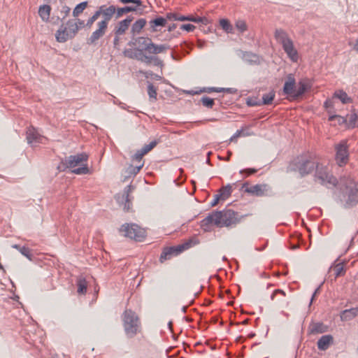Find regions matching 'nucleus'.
Wrapping results in <instances>:
<instances>
[{"mask_svg":"<svg viewBox=\"0 0 358 358\" xmlns=\"http://www.w3.org/2000/svg\"><path fill=\"white\" fill-rule=\"evenodd\" d=\"M96 13L99 14V17L101 15L103 20L99 22H103L108 26L109 21L112 19L113 16L116 15V8L115 6L111 5L107 7L106 5H102L98 8L96 10Z\"/></svg>","mask_w":358,"mask_h":358,"instance_id":"obj_12","label":"nucleus"},{"mask_svg":"<svg viewBox=\"0 0 358 358\" xmlns=\"http://www.w3.org/2000/svg\"><path fill=\"white\" fill-rule=\"evenodd\" d=\"M293 164L301 176L310 173L317 165L313 161L306 159L303 156L297 157L293 162Z\"/></svg>","mask_w":358,"mask_h":358,"instance_id":"obj_9","label":"nucleus"},{"mask_svg":"<svg viewBox=\"0 0 358 358\" xmlns=\"http://www.w3.org/2000/svg\"><path fill=\"white\" fill-rule=\"evenodd\" d=\"M328 330V327L322 322L313 323L310 326V331L313 334H322Z\"/></svg>","mask_w":358,"mask_h":358,"instance_id":"obj_22","label":"nucleus"},{"mask_svg":"<svg viewBox=\"0 0 358 358\" xmlns=\"http://www.w3.org/2000/svg\"><path fill=\"white\" fill-rule=\"evenodd\" d=\"M336 119H338L339 124L344 123L347 121V120L345 117H343L341 115H329V121H333Z\"/></svg>","mask_w":358,"mask_h":358,"instance_id":"obj_52","label":"nucleus"},{"mask_svg":"<svg viewBox=\"0 0 358 358\" xmlns=\"http://www.w3.org/2000/svg\"><path fill=\"white\" fill-rule=\"evenodd\" d=\"M99 18V14L95 11L94 13L87 20L85 27L90 28L94 22Z\"/></svg>","mask_w":358,"mask_h":358,"instance_id":"obj_47","label":"nucleus"},{"mask_svg":"<svg viewBox=\"0 0 358 358\" xmlns=\"http://www.w3.org/2000/svg\"><path fill=\"white\" fill-rule=\"evenodd\" d=\"M247 103H248V106H261L262 105L261 101H257V100L253 99H249L247 101Z\"/></svg>","mask_w":358,"mask_h":358,"instance_id":"obj_58","label":"nucleus"},{"mask_svg":"<svg viewBox=\"0 0 358 358\" xmlns=\"http://www.w3.org/2000/svg\"><path fill=\"white\" fill-rule=\"evenodd\" d=\"M189 21L194 22H201L202 24H206L208 22V20L206 17H193L192 15H189Z\"/></svg>","mask_w":358,"mask_h":358,"instance_id":"obj_48","label":"nucleus"},{"mask_svg":"<svg viewBox=\"0 0 358 358\" xmlns=\"http://www.w3.org/2000/svg\"><path fill=\"white\" fill-rule=\"evenodd\" d=\"M176 20L179 21H189V16L180 15L177 14Z\"/></svg>","mask_w":358,"mask_h":358,"instance_id":"obj_64","label":"nucleus"},{"mask_svg":"<svg viewBox=\"0 0 358 358\" xmlns=\"http://www.w3.org/2000/svg\"><path fill=\"white\" fill-rule=\"evenodd\" d=\"M76 22V24L78 27V30L80 29L85 27V21L83 20H80V18L76 17V19H73Z\"/></svg>","mask_w":358,"mask_h":358,"instance_id":"obj_57","label":"nucleus"},{"mask_svg":"<svg viewBox=\"0 0 358 358\" xmlns=\"http://www.w3.org/2000/svg\"><path fill=\"white\" fill-rule=\"evenodd\" d=\"M277 294H280L282 296H285V295H286L285 292L283 290H282V289H275L273 292V293L272 294L271 296V300H274V298H275V296Z\"/></svg>","mask_w":358,"mask_h":358,"instance_id":"obj_61","label":"nucleus"},{"mask_svg":"<svg viewBox=\"0 0 358 358\" xmlns=\"http://www.w3.org/2000/svg\"><path fill=\"white\" fill-rule=\"evenodd\" d=\"M88 156L87 154L83 152L76 155H71L65 157L63 160V163L66 165V168H74L79 164L86 162Z\"/></svg>","mask_w":358,"mask_h":358,"instance_id":"obj_15","label":"nucleus"},{"mask_svg":"<svg viewBox=\"0 0 358 358\" xmlns=\"http://www.w3.org/2000/svg\"><path fill=\"white\" fill-rule=\"evenodd\" d=\"M143 164V163H141L140 164L136 166L130 165L127 168V172L129 173V176H136L142 169Z\"/></svg>","mask_w":358,"mask_h":358,"instance_id":"obj_35","label":"nucleus"},{"mask_svg":"<svg viewBox=\"0 0 358 358\" xmlns=\"http://www.w3.org/2000/svg\"><path fill=\"white\" fill-rule=\"evenodd\" d=\"M342 195L340 201L345 208H352L358 204V189L355 182L350 178L341 180Z\"/></svg>","mask_w":358,"mask_h":358,"instance_id":"obj_2","label":"nucleus"},{"mask_svg":"<svg viewBox=\"0 0 358 358\" xmlns=\"http://www.w3.org/2000/svg\"><path fill=\"white\" fill-rule=\"evenodd\" d=\"M274 37L282 45L288 57L292 62H297L299 59L297 50L294 48L293 41L288 36L287 33L282 29H277L275 31Z\"/></svg>","mask_w":358,"mask_h":358,"instance_id":"obj_4","label":"nucleus"},{"mask_svg":"<svg viewBox=\"0 0 358 358\" xmlns=\"http://www.w3.org/2000/svg\"><path fill=\"white\" fill-rule=\"evenodd\" d=\"M176 17H177V13H166V17H164L165 19H166V22L168 20H176Z\"/></svg>","mask_w":358,"mask_h":358,"instance_id":"obj_59","label":"nucleus"},{"mask_svg":"<svg viewBox=\"0 0 358 358\" xmlns=\"http://www.w3.org/2000/svg\"><path fill=\"white\" fill-rule=\"evenodd\" d=\"M116 18H120L122 17L124 13H127L129 12H134L137 10V6H124L123 8H118L116 9Z\"/></svg>","mask_w":358,"mask_h":358,"instance_id":"obj_29","label":"nucleus"},{"mask_svg":"<svg viewBox=\"0 0 358 358\" xmlns=\"http://www.w3.org/2000/svg\"><path fill=\"white\" fill-rule=\"evenodd\" d=\"M146 24V20L143 18L136 20L131 27V32L133 35L139 34L144 26Z\"/></svg>","mask_w":358,"mask_h":358,"instance_id":"obj_25","label":"nucleus"},{"mask_svg":"<svg viewBox=\"0 0 358 358\" xmlns=\"http://www.w3.org/2000/svg\"><path fill=\"white\" fill-rule=\"evenodd\" d=\"M192 245V240H189L185 243L177 246L165 248L161 253L159 261L163 263L172 257L179 255L182 251L189 249Z\"/></svg>","mask_w":358,"mask_h":358,"instance_id":"obj_8","label":"nucleus"},{"mask_svg":"<svg viewBox=\"0 0 358 358\" xmlns=\"http://www.w3.org/2000/svg\"><path fill=\"white\" fill-rule=\"evenodd\" d=\"M77 292L79 294H85L87 292V282L85 278L80 276L77 279Z\"/></svg>","mask_w":358,"mask_h":358,"instance_id":"obj_27","label":"nucleus"},{"mask_svg":"<svg viewBox=\"0 0 358 358\" xmlns=\"http://www.w3.org/2000/svg\"><path fill=\"white\" fill-rule=\"evenodd\" d=\"M150 29L155 31L157 27H164L166 24V19L162 17H157L149 22Z\"/></svg>","mask_w":358,"mask_h":358,"instance_id":"obj_26","label":"nucleus"},{"mask_svg":"<svg viewBox=\"0 0 358 358\" xmlns=\"http://www.w3.org/2000/svg\"><path fill=\"white\" fill-rule=\"evenodd\" d=\"M26 138L28 144L34 146L37 143H42V140L45 137L40 134L35 127L29 126L26 131Z\"/></svg>","mask_w":358,"mask_h":358,"instance_id":"obj_13","label":"nucleus"},{"mask_svg":"<svg viewBox=\"0 0 358 358\" xmlns=\"http://www.w3.org/2000/svg\"><path fill=\"white\" fill-rule=\"evenodd\" d=\"M122 3H133L136 4L137 6H140L142 5V2L141 0H120Z\"/></svg>","mask_w":358,"mask_h":358,"instance_id":"obj_60","label":"nucleus"},{"mask_svg":"<svg viewBox=\"0 0 358 358\" xmlns=\"http://www.w3.org/2000/svg\"><path fill=\"white\" fill-rule=\"evenodd\" d=\"M122 325L127 338H132L142 331L138 315L132 310L127 309L122 315Z\"/></svg>","mask_w":358,"mask_h":358,"instance_id":"obj_3","label":"nucleus"},{"mask_svg":"<svg viewBox=\"0 0 358 358\" xmlns=\"http://www.w3.org/2000/svg\"><path fill=\"white\" fill-rule=\"evenodd\" d=\"M87 1H83L78 3L73 10L72 15L74 17H78L87 7Z\"/></svg>","mask_w":358,"mask_h":358,"instance_id":"obj_31","label":"nucleus"},{"mask_svg":"<svg viewBox=\"0 0 358 358\" xmlns=\"http://www.w3.org/2000/svg\"><path fill=\"white\" fill-rule=\"evenodd\" d=\"M159 141H153L150 142L149 144L145 145L141 150L143 152V154L146 155L151 150H152L157 144Z\"/></svg>","mask_w":358,"mask_h":358,"instance_id":"obj_41","label":"nucleus"},{"mask_svg":"<svg viewBox=\"0 0 358 358\" xmlns=\"http://www.w3.org/2000/svg\"><path fill=\"white\" fill-rule=\"evenodd\" d=\"M123 55L130 59H136L138 60L139 52L136 53L133 49H125L123 51Z\"/></svg>","mask_w":358,"mask_h":358,"instance_id":"obj_40","label":"nucleus"},{"mask_svg":"<svg viewBox=\"0 0 358 358\" xmlns=\"http://www.w3.org/2000/svg\"><path fill=\"white\" fill-rule=\"evenodd\" d=\"M134 187L133 186L128 185L124 188V192L121 196L117 195L115 196L117 201L119 203H124V210L125 211H129L131 209V198L130 197V194L134 190Z\"/></svg>","mask_w":358,"mask_h":358,"instance_id":"obj_14","label":"nucleus"},{"mask_svg":"<svg viewBox=\"0 0 358 358\" xmlns=\"http://www.w3.org/2000/svg\"><path fill=\"white\" fill-rule=\"evenodd\" d=\"M334 97L339 99L343 103H347L352 101L347 93L343 90L336 91L334 94Z\"/></svg>","mask_w":358,"mask_h":358,"instance_id":"obj_32","label":"nucleus"},{"mask_svg":"<svg viewBox=\"0 0 358 358\" xmlns=\"http://www.w3.org/2000/svg\"><path fill=\"white\" fill-rule=\"evenodd\" d=\"M180 29L187 31H192L195 27L192 24H185L180 26Z\"/></svg>","mask_w":358,"mask_h":358,"instance_id":"obj_56","label":"nucleus"},{"mask_svg":"<svg viewBox=\"0 0 358 358\" xmlns=\"http://www.w3.org/2000/svg\"><path fill=\"white\" fill-rule=\"evenodd\" d=\"M235 26L241 33H243L248 29V26L244 20H237Z\"/></svg>","mask_w":358,"mask_h":358,"instance_id":"obj_43","label":"nucleus"},{"mask_svg":"<svg viewBox=\"0 0 358 358\" xmlns=\"http://www.w3.org/2000/svg\"><path fill=\"white\" fill-rule=\"evenodd\" d=\"M143 50H138L139 52L138 60L145 62L147 64H150L153 60L154 56H148L143 54Z\"/></svg>","mask_w":358,"mask_h":358,"instance_id":"obj_38","label":"nucleus"},{"mask_svg":"<svg viewBox=\"0 0 358 358\" xmlns=\"http://www.w3.org/2000/svg\"><path fill=\"white\" fill-rule=\"evenodd\" d=\"M123 236L137 241H141L145 237V231L136 224H124L120 229Z\"/></svg>","mask_w":358,"mask_h":358,"instance_id":"obj_6","label":"nucleus"},{"mask_svg":"<svg viewBox=\"0 0 358 358\" xmlns=\"http://www.w3.org/2000/svg\"><path fill=\"white\" fill-rule=\"evenodd\" d=\"M132 20V17H127L126 19L120 21L114 29L115 35L124 34L128 29Z\"/></svg>","mask_w":358,"mask_h":358,"instance_id":"obj_19","label":"nucleus"},{"mask_svg":"<svg viewBox=\"0 0 358 358\" xmlns=\"http://www.w3.org/2000/svg\"><path fill=\"white\" fill-rule=\"evenodd\" d=\"M137 41L140 45H142L143 46V50H144L145 51L146 45H148L149 43V42L152 43V40L150 38H144V37L138 38Z\"/></svg>","mask_w":358,"mask_h":358,"instance_id":"obj_50","label":"nucleus"},{"mask_svg":"<svg viewBox=\"0 0 358 358\" xmlns=\"http://www.w3.org/2000/svg\"><path fill=\"white\" fill-rule=\"evenodd\" d=\"M51 7L49 5H43L39 7L38 14L44 22H48L50 18Z\"/></svg>","mask_w":358,"mask_h":358,"instance_id":"obj_23","label":"nucleus"},{"mask_svg":"<svg viewBox=\"0 0 358 358\" xmlns=\"http://www.w3.org/2000/svg\"><path fill=\"white\" fill-rule=\"evenodd\" d=\"M336 160L338 166H342L347 164L349 157L348 145L347 140L341 141L335 146Z\"/></svg>","mask_w":358,"mask_h":358,"instance_id":"obj_10","label":"nucleus"},{"mask_svg":"<svg viewBox=\"0 0 358 358\" xmlns=\"http://www.w3.org/2000/svg\"><path fill=\"white\" fill-rule=\"evenodd\" d=\"M219 91H220V92H227V93H229V94H234V93L236 92V90L234 89V88H223V87H220L219 89Z\"/></svg>","mask_w":358,"mask_h":358,"instance_id":"obj_62","label":"nucleus"},{"mask_svg":"<svg viewBox=\"0 0 358 358\" xmlns=\"http://www.w3.org/2000/svg\"><path fill=\"white\" fill-rule=\"evenodd\" d=\"M358 315V308L347 309L341 313V318L343 321H348Z\"/></svg>","mask_w":358,"mask_h":358,"instance_id":"obj_21","label":"nucleus"},{"mask_svg":"<svg viewBox=\"0 0 358 358\" xmlns=\"http://www.w3.org/2000/svg\"><path fill=\"white\" fill-rule=\"evenodd\" d=\"M145 154H143V152L141 150H137L135 155L132 157L133 160H135L139 163H141L143 157Z\"/></svg>","mask_w":358,"mask_h":358,"instance_id":"obj_53","label":"nucleus"},{"mask_svg":"<svg viewBox=\"0 0 358 358\" xmlns=\"http://www.w3.org/2000/svg\"><path fill=\"white\" fill-rule=\"evenodd\" d=\"M200 101L205 107L212 108L215 104L214 99L208 96H203Z\"/></svg>","mask_w":358,"mask_h":358,"instance_id":"obj_39","label":"nucleus"},{"mask_svg":"<svg viewBox=\"0 0 358 358\" xmlns=\"http://www.w3.org/2000/svg\"><path fill=\"white\" fill-rule=\"evenodd\" d=\"M72 173H73L75 174H78V175L87 174L90 173V170H89L88 167L87 166V165H85L82 167L73 169L72 171Z\"/></svg>","mask_w":358,"mask_h":358,"instance_id":"obj_46","label":"nucleus"},{"mask_svg":"<svg viewBox=\"0 0 358 358\" xmlns=\"http://www.w3.org/2000/svg\"><path fill=\"white\" fill-rule=\"evenodd\" d=\"M70 11H71V8L66 6V5H64L62 7V9H61V11H60V13H61V21H63L70 13ZM60 17H58V20H59Z\"/></svg>","mask_w":358,"mask_h":358,"instance_id":"obj_44","label":"nucleus"},{"mask_svg":"<svg viewBox=\"0 0 358 358\" xmlns=\"http://www.w3.org/2000/svg\"><path fill=\"white\" fill-rule=\"evenodd\" d=\"M244 57L250 63H257L259 62V57L255 54L246 53L244 55Z\"/></svg>","mask_w":358,"mask_h":358,"instance_id":"obj_45","label":"nucleus"},{"mask_svg":"<svg viewBox=\"0 0 358 358\" xmlns=\"http://www.w3.org/2000/svg\"><path fill=\"white\" fill-rule=\"evenodd\" d=\"M237 215V213L231 209L214 211L201 222V226L205 231L208 230L210 224H214L217 227H228L239 222Z\"/></svg>","mask_w":358,"mask_h":358,"instance_id":"obj_1","label":"nucleus"},{"mask_svg":"<svg viewBox=\"0 0 358 358\" xmlns=\"http://www.w3.org/2000/svg\"><path fill=\"white\" fill-rule=\"evenodd\" d=\"M120 35H115V38L113 40V45L115 48H117L120 43Z\"/></svg>","mask_w":358,"mask_h":358,"instance_id":"obj_63","label":"nucleus"},{"mask_svg":"<svg viewBox=\"0 0 358 358\" xmlns=\"http://www.w3.org/2000/svg\"><path fill=\"white\" fill-rule=\"evenodd\" d=\"M315 169V178L322 185H330L334 187L337 185V179L330 173L327 166L317 164Z\"/></svg>","mask_w":358,"mask_h":358,"instance_id":"obj_7","label":"nucleus"},{"mask_svg":"<svg viewBox=\"0 0 358 358\" xmlns=\"http://www.w3.org/2000/svg\"><path fill=\"white\" fill-rule=\"evenodd\" d=\"M13 248H15L20 251V252L26 257L29 260H32L33 255L31 252V250L29 248H27L25 246L21 247L19 245H12Z\"/></svg>","mask_w":358,"mask_h":358,"instance_id":"obj_30","label":"nucleus"},{"mask_svg":"<svg viewBox=\"0 0 358 358\" xmlns=\"http://www.w3.org/2000/svg\"><path fill=\"white\" fill-rule=\"evenodd\" d=\"M152 63L156 66L162 67L164 66L163 61L156 56H154Z\"/></svg>","mask_w":358,"mask_h":358,"instance_id":"obj_55","label":"nucleus"},{"mask_svg":"<svg viewBox=\"0 0 358 358\" xmlns=\"http://www.w3.org/2000/svg\"><path fill=\"white\" fill-rule=\"evenodd\" d=\"M143 74L145 76V78H149L150 76L153 79L157 80H161L162 79V77L161 76L153 73L152 71H145L143 72Z\"/></svg>","mask_w":358,"mask_h":358,"instance_id":"obj_51","label":"nucleus"},{"mask_svg":"<svg viewBox=\"0 0 358 358\" xmlns=\"http://www.w3.org/2000/svg\"><path fill=\"white\" fill-rule=\"evenodd\" d=\"M332 270L334 272L335 278H338L341 275H344V273H345L344 266H343V264L341 263H338V264H336L332 268Z\"/></svg>","mask_w":358,"mask_h":358,"instance_id":"obj_36","label":"nucleus"},{"mask_svg":"<svg viewBox=\"0 0 358 358\" xmlns=\"http://www.w3.org/2000/svg\"><path fill=\"white\" fill-rule=\"evenodd\" d=\"M148 94L150 99H157V88L150 82H148Z\"/></svg>","mask_w":358,"mask_h":358,"instance_id":"obj_37","label":"nucleus"},{"mask_svg":"<svg viewBox=\"0 0 358 358\" xmlns=\"http://www.w3.org/2000/svg\"><path fill=\"white\" fill-rule=\"evenodd\" d=\"M257 171L258 170L256 169L250 168V169H242L239 171V173H240V174H245V177H248L251 175L256 173L257 172Z\"/></svg>","mask_w":358,"mask_h":358,"instance_id":"obj_49","label":"nucleus"},{"mask_svg":"<svg viewBox=\"0 0 358 358\" xmlns=\"http://www.w3.org/2000/svg\"><path fill=\"white\" fill-rule=\"evenodd\" d=\"M220 88V87H204L200 90V92H207V93L220 92V91H219Z\"/></svg>","mask_w":358,"mask_h":358,"instance_id":"obj_54","label":"nucleus"},{"mask_svg":"<svg viewBox=\"0 0 358 358\" xmlns=\"http://www.w3.org/2000/svg\"><path fill=\"white\" fill-rule=\"evenodd\" d=\"M98 28L92 32L90 38H87V44L92 45L96 43V42L106 32L108 26L105 23L98 22Z\"/></svg>","mask_w":358,"mask_h":358,"instance_id":"obj_16","label":"nucleus"},{"mask_svg":"<svg viewBox=\"0 0 358 358\" xmlns=\"http://www.w3.org/2000/svg\"><path fill=\"white\" fill-rule=\"evenodd\" d=\"M334 338L331 335H324L317 341V348L320 350H326L333 343Z\"/></svg>","mask_w":358,"mask_h":358,"instance_id":"obj_20","label":"nucleus"},{"mask_svg":"<svg viewBox=\"0 0 358 358\" xmlns=\"http://www.w3.org/2000/svg\"><path fill=\"white\" fill-rule=\"evenodd\" d=\"M348 118L349 127L354 128L356 126H357V120L358 116L356 113H352L348 115Z\"/></svg>","mask_w":358,"mask_h":358,"instance_id":"obj_42","label":"nucleus"},{"mask_svg":"<svg viewBox=\"0 0 358 358\" xmlns=\"http://www.w3.org/2000/svg\"><path fill=\"white\" fill-rule=\"evenodd\" d=\"M78 31L75 20L73 19L69 20L66 22V27L62 24L59 29L57 31L55 37L58 42L64 43L69 39L74 38Z\"/></svg>","mask_w":358,"mask_h":358,"instance_id":"obj_5","label":"nucleus"},{"mask_svg":"<svg viewBox=\"0 0 358 358\" xmlns=\"http://www.w3.org/2000/svg\"><path fill=\"white\" fill-rule=\"evenodd\" d=\"M171 47L168 44H155L152 41L146 45L145 52L149 54L157 55L165 52L167 50L170 49Z\"/></svg>","mask_w":358,"mask_h":358,"instance_id":"obj_17","label":"nucleus"},{"mask_svg":"<svg viewBox=\"0 0 358 358\" xmlns=\"http://www.w3.org/2000/svg\"><path fill=\"white\" fill-rule=\"evenodd\" d=\"M275 94L274 91H271L268 94H264L262 96V105H268L272 103L275 98Z\"/></svg>","mask_w":358,"mask_h":358,"instance_id":"obj_34","label":"nucleus"},{"mask_svg":"<svg viewBox=\"0 0 358 358\" xmlns=\"http://www.w3.org/2000/svg\"><path fill=\"white\" fill-rule=\"evenodd\" d=\"M308 85L303 81H300L299 83L298 89L296 90V92L294 94V99H296L301 96H302L308 90Z\"/></svg>","mask_w":358,"mask_h":358,"instance_id":"obj_28","label":"nucleus"},{"mask_svg":"<svg viewBox=\"0 0 358 358\" xmlns=\"http://www.w3.org/2000/svg\"><path fill=\"white\" fill-rule=\"evenodd\" d=\"M249 183L245 182L242 185V189L244 192L255 196H264L267 194L270 190V187L267 184H257L249 187Z\"/></svg>","mask_w":358,"mask_h":358,"instance_id":"obj_11","label":"nucleus"},{"mask_svg":"<svg viewBox=\"0 0 358 358\" xmlns=\"http://www.w3.org/2000/svg\"><path fill=\"white\" fill-rule=\"evenodd\" d=\"M220 25L222 29L227 34L234 33V28L230 22L227 19H221L220 20Z\"/></svg>","mask_w":358,"mask_h":358,"instance_id":"obj_33","label":"nucleus"},{"mask_svg":"<svg viewBox=\"0 0 358 358\" xmlns=\"http://www.w3.org/2000/svg\"><path fill=\"white\" fill-rule=\"evenodd\" d=\"M296 81L292 74L287 76L283 87V92L294 99V94L296 92Z\"/></svg>","mask_w":358,"mask_h":358,"instance_id":"obj_18","label":"nucleus"},{"mask_svg":"<svg viewBox=\"0 0 358 358\" xmlns=\"http://www.w3.org/2000/svg\"><path fill=\"white\" fill-rule=\"evenodd\" d=\"M231 192L232 186L230 184H228L220 189L219 194H217V195L221 199V200H226L231 196Z\"/></svg>","mask_w":358,"mask_h":358,"instance_id":"obj_24","label":"nucleus"}]
</instances>
